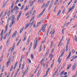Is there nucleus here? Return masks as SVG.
<instances>
[{"label": "nucleus", "mask_w": 77, "mask_h": 77, "mask_svg": "<svg viewBox=\"0 0 77 77\" xmlns=\"http://www.w3.org/2000/svg\"><path fill=\"white\" fill-rule=\"evenodd\" d=\"M34 42V47L33 48L34 49H35L36 48V46H37V44H38V38H35V40Z\"/></svg>", "instance_id": "f257e3e1"}, {"label": "nucleus", "mask_w": 77, "mask_h": 77, "mask_svg": "<svg viewBox=\"0 0 77 77\" xmlns=\"http://www.w3.org/2000/svg\"><path fill=\"white\" fill-rule=\"evenodd\" d=\"M10 20H12L13 23H15L16 21V19L15 18V15H12L10 17Z\"/></svg>", "instance_id": "f03ea898"}, {"label": "nucleus", "mask_w": 77, "mask_h": 77, "mask_svg": "<svg viewBox=\"0 0 77 77\" xmlns=\"http://www.w3.org/2000/svg\"><path fill=\"white\" fill-rule=\"evenodd\" d=\"M47 25V24H45L41 28V30L42 31V32H44H44H45V27H46Z\"/></svg>", "instance_id": "7ed1b4c3"}, {"label": "nucleus", "mask_w": 77, "mask_h": 77, "mask_svg": "<svg viewBox=\"0 0 77 77\" xmlns=\"http://www.w3.org/2000/svg\"><path fill=\"white\" fill-rule=\"evenodd\" d=\"M8 25H9V23H8L5 26V31L4 32L6 33V32H7V30H8Z\"/></svg>", "instance_id": "20e7f679"}, {"label": "nucleus", "mask_w": 77, "mask_h": 77, "mask_svg": "<svg viewBox=\"0 0 77 77\" xmlns=\"http://www.w3.org/2000/svg\"><path fill=\"white\" fill-rule=\"evenodd\" d=\"M21 14H22V11H21L19 12V14L17 17V20H19V18H20V17H21Z\"/></svg>", "instance_id": "39448f33"}, {"label": "nucleus", "mask_w": 77, "mask_h": 77, "mask_svg": "<svg viewBox=\"0 0 77 77\" xmlns=\"http://www.w3.org/2000/svg\"><path fill=\"white\" fill-rule=\"evenodd\" d=\"M3 32H4V30L2 29L1 33V35H0L2 36H1V40H0L1 41H2V40L3 39V36H2V35H3Z\"/></svg>", "instance_id": "423d86ee"}, {"label": "nucleus", "mask_w": 77, "mask_h": 77, "mask_svg": "<svg viewBox=\"0 0 77 77\" xmlns=\"http://www.w3.org/2000/svg\"><path fill=\"white\" fill-rule=\"evenodd\" d=\"M17 31H15V32H14L12 36H11V38H13L14 37V36H16V35H17Z\"/></svg>", "instance_id": "0eeeda50"}, {"label": "nucleus", "mask_w": 77, "mask_h": 77, "mask_svg": "<svg viewBox=\"0 0 77 77\" xmlns=\"http://www.w3.org/2000/svg\"><path fill=\"white\" fill-rule=\"evenodd\" d=\"M55 33V29H54L53 31L52 32V34L51 37V38H53L54 36V34Z\"/></svg>", "instance_id": "6e6552de"}, {"label": "nucleus", "mask_w": 77, "mask_h": 77, "mask_svg": "<svg viewBox=\"0 0 77 77\" xmlns=\"http://www.w3.org/2000/svg\"><path fill=\"white\" fill-rule=\"evenodd\" d=\"M45 10H46V9L45 8H44L43 11L41 13V14H40L39 16H41V15H42V14H43L44 13V12L45 11Z\"/></svg>", "instance_id": "1a4fd4ad"}, {"label": "nucleus", "mask_w": 77, "mask_h": 77, "mask_svg": "<svg viewBox=\"0 0 77 77\" xmlns=\"http://www.w3.org/2000/svg\"><path fill=\"white\" fill-rule=\"evenodd\" d=\"M71 51H70V52L69 55H68V56L67 57V58L66 59V60L68 59H69V57L71 56Z\"/></svg>", "instance_id": "9d476101"}, {"label": "nucleus", "mask_w": 77, "mask_h": 77, "mask_svg": "<svg viewBox=\"0 0 77 77\" xmlns=\"http://www.w3.org/2000/svg\"><path fill=\"white\" fill-rule=\"evenodd\" d=\"M29 8V6H26V8L24 9V11H26L27 10H28V9Z\"/></svg>", "instance_id": "9b49d317"}, {"label": "nucleus", "mask_w": 77, "mask_h": 77, "mask_svg": "<svg viewBox=\"0 0 77 77\" xmlns=\"http://www.w3.org/2000/svg\"><path fill=\"white\" fill-rule=\"evenodd\" d=\"M18 62L17 61L16 62V63L15 64L14 67V69H15L16 68V67H17V64H18Z\"/></svg>", "instance_id": "f8f14e48"}, {"label": "nucleus", "mask_w": 77, "mask_h": 77, "mask_svg": "<svg viewBox=\"0 0 77 77\" xmlns=\"http://www.w3.org/2000/svg\"><path fill=\"white\" fill-rule=\"evenodd\" d=\"M50 1H49L47 2L46 4V8H47L48 7V6L49 5V4H50Z\"/></svg>", "instance_id": "ddd939ff"}, {"label": "nucleus", "mask_w": 77, "mask_h": 77, "mask_svg": "<svg viewBox=\"0 0 77 77\" xmlns=\"http://www.w3.org/2000/svg\"><path fill=\"white\" fill-rule=\"evenodd\" d=\"M57 72V71H56L55 72H54L53 74V75L52 76L53 77H54L56 75V74Z\"/></svg>", "instance_id": "4468645a"}, {"label": "nucleus", "mask_w": 77, "mask_h": 77, "mask_svg": "<svg viewBox=\"0 0 77 77\" xmlns=\"http://www.w3.org/2000/svg\"><path fill=\"white\" fill-rule=\"evenodd\" d=\"M28 69L29 68H28L26 69V70L24 71V72L23 73V74H24H24H25L26 73V72H28Z\"/></svg>", "instance_id": "2eb2a0df"}, {"label": "nucleus", "mask_w": 77, "mask_h": 77, "mask_svg": "<svg viewBox=\"0 0 77 77\" xmlns=\"http://www.w3.org/2000/svg\"><path fill=\"white\" fill-rule=\"evenodd\" d=\"M62 41L60 40V42H59V43L58 45V47H59V46L60 45V46H62V43H61L62 42Z\"/></svg>", "instance_id": "dca6fc26"}, {"label": "nucleus", "mask_w": 77, "mask_h": 77, "mask_svg": "<svg viewBox=\"0 0 77 77\" xmlns=\"http://www.w3.org/2000/svg\"><path fill=\"white\" fill-rule=\"evenodd\" d=\"M60 13H61V10L60 9L58 11L57 16H59L60 14Z\"/></svg>", "instance_id": "f3484780"}, {"label": "nucleus", "mask_w": 77, "mask_h": 77, "mask_svg": "<svg viewBox=\"0 0 77 77\" xmlns=\"http://www.w3.org/2000/svg\"><path fill=\"white\" fill-rule=\"evenodd\" d=\"M33 1H32L31 2H29V3H30V6H32L33 5Z\"/></svg>", "instance_id": "a211bd4d"}, {"label": "nucleus", "mask_w": 77, "mask_h": 77, "mask_svg": "<svg viewBox=\"0 0 77 77\" xmlns=\"http://www.w3.org/2000/svg\"><path fill=\"white\" fill-rule=\"evenodd\" d=\"M49 49H48L47 50V52H46V54H45V56H47V54H48V53H49Z\"/></svg>", "instance_id": "6ab92c4d"}, {"label": "nucleus", "mask_w": 77, "mask_h": 77, "mask_svg": "<svg viewBox=\"0 0 77 77\" xmlns=\"http://www.w3.org/2000/svg\"><path fill=\"white\" fill-rule=\"evenodd\" d=\"M58 2H59V0H56L54 3V5H57V3H58Z\"/></svg>", "instance_id": "aec40b11"}, {"label": "nucleus", "mask_w": 77, "mask_h": 77, "mask_svg": "<svg viewBox=\"0 0 77 77\" xmlns=\"http://www.w3.org/2000/svg\"><path fill=\"white\" fill-rule=\"evenodd\" d=\"M76 64H74L73 66V68L72 69L73 70H74L75 68V67H76Z\"/></svg>", "instance_id": "412c9836"}, {"label": "nucleus", "mask_w": 77, "mask_h": 77, "mask_svg": "<svg viewBox=\"0 0 77 77\" xmlns=\"http://www.w3.org/2000/svg\"><path fill=\"white\" fill-rule=\"evenodd\" d=\"M53 56L51 54L50 55L49 57L50 58V57H51L50 60H52V58H53Z\"/></svg>", "instance_id": "4be33fe9"}, {"label": "nucleus", "mask_w": 77, "mask_h": 77, "mask_svg": "<svg viewBox=\"0 0 77 77\" xmlns=\"http://www.w3.org/2000/svg\"><path fill=\"white\" fill-rule=\"evenodd\" d=\"M24 63H23V64H22L21 70H23V69H24Z\"/></svg>", "instance_id": "5701e85b"}, {"label": "nucleus", "mask_w": 77, "mask_h": 77, "mask_svg": "<svg viewBox=\"0 0 77 77\" xmlns=\"http://www.w3.org/2000/svg\"><path fill=\"white\" fill-rule=\"evenodd\" d=\"M9 63H10V60H9L7 62V67H8V65H9Z\"/></svg>", "instance_id": "b1692460"}, {"label": "nucleus", "mask_w": 77, "mask_h": 77, "mask_svg": "<svg viewBox=\"0 0 77 77\" xmlns=\"http://www.w3.org/2000/svg\"><path fill=\"white\" fill-rule=\"evenodd\" d=\"M3 11H2L1 12L0 14V18H1V17H2V15H3Z\"/></svg>", "instance_id": "393cba45"}, {"label": "nucleus", "mask_w": 77, "mask_h": 77, "mask_svg": "<svg viewBox=\"0 0 77 77\" xmlns=\"http://www.w3.org/2000/svg\"><path fill=\"white\" fill-rule=\"evenodd\" d=\"M71 66V64H69L67 68V69H69L70 68V67Z\"/></svg>", "instance_id": "a878e982"}, {"label": "nucleus", "mask_w": 77, "mask_h": 77, "mask_svg": "<svg viewBox=\"0 0 77 77\" xmlns=\"http://www.w3.org/2000/svg\"><path fill=\"white\" fill-rule=\"evenodd\" d=\"M10 13H11V11H9L7 13V16L8 17H9L10 15Z\"/></svg>", "instance_id": "bb28decb"}, {"label": "nucleus", "mask_w": 77, "mask_h": 77, "mask_svg": "<svg viewBox=\"0 0 77 77\" xmlns=\"http://www.w3.org/2000/svg\"><path fill=\"white\" fill-rule=\"evenodd\" d=\"M14 10L16 9V10H18L19 8L17 6H16L14 8Z\"/></svg>", "instance_id": "cd10ccee"}, {"label": "nucleus", "mask_w": 77, "mask_h": 77, "mask_svg": "<svg viewBox=\"0 0 77 77\" xmlns=\"http://www.w3.org/2000/svg\"><path fill=\"white\" fill-rule=\"evenodd\" d=\"M24 27H23L22 28V29H21L20 30V33H21L23 31V30H24Z\"/></svg>", "instance_id": "c85d7f7f"}, {"label": "nucleus", "mask_w": 77, "mask_h": 77, "mask_svg": "<svg viewBox=\"0 0 77 77\" xmlns=\"http://www.w3.org/2000/svg\"><path fill=\"white\" fill-rule=\"evenodd\" d=\"M75 6V5L74 4L72 6L71 8L73 10V9H74Z\"/></svg>", "instance_id": "c756f323"}, {"label": "nucleus", "mask_w": 77, "mask_h": 77, "mask_svg": "<svg viewBox=\"0 0 77 77\" xmlns=\"http://www.w3.org/2000/svg\"><path fill=\"white\" fill-rule=\"evenodd\" d=\"M35 19V16H33L32 17V19L30 20V22H31V21H32L33 20Z\"/></svg>", "instance_id": "7c9ffc66"}, {"label": "nucleus", "mask_w": 77, "mask_h": 77, "mask_svg": "<svg viewBox=\"0 0 77 77\" xmlns=\"http://www.w3.org/2000/svg\"><path fill=\"white\" fill-rule=\"evenodd\" d=\"M5 69V66H3L2 67V72H3V71H4V69Z\"/></svg>", "instance_id": "2f4dec72"}, {"label": "nucleus", "mask_w": 77, "mask_h": 77, "mask_svg": "<svg viewBox=\"0 0 77 77\" xmlns=\"http://www.w3.org/2000/svg\"><path fill=\"white\" fill-rule=\"evenodd\" d=\"M29 25H30V23H29L28 25L26 26V27L25 28V29H26L29 26Z\"/></svg>", "instance_id": "473e14b6"}, {"label": "nucleus", "mask_w": 77, "mask_h": 77, "mask_svg": "<svg viewBox=\"0 0 77 77\" xmlns=\"http://www.w3.org/2000/svg\"><path fill=\"white\" fill-rule=\"evenodd\" d=\"M14 23H15V22L13 23V22H12V23H11V24L10 25V27H12V25H13V24H14Z\"/></svg>", "instance_id": "72a5a7b5"}, {"label": "nucleus", "mask_w": 77, "mask_h": 77, "mask_svg": "<svg viewBox=\"0 0 77 77\" xmlns=\"http://www.w3.org/2000/svg\"><path fill=\"white\" fill-rule=\"evenodd\" d=\"M41 24V23L40 22H39L38 23H37L36 25V27H38V26H39V24Z\"/></svg>", "instance_id": "f704fd0d"}, {"label": "nucleus", "mask_w": 77, "mask_h": 77, "mask_svg": "<svg viewBox=\"0 0 77 77\" xmlns=\"http://www.w3.org/2000/svg\"><path fill=\"white\" fill-rule=\"evenodd\" d=\"M7 12H8V10H6L5 11L4 13V15H3V16H6V14H7Z\"/></svg>", "instance_id": "c9c22d12"}, {"label": "nucleus", "mask_w": 77, "mask_h": 77, "mask_svg": "<svg viewBox=\"0 0 77 77\" xmlns=\"http://www.w3.org/2000/svg\"><path fill=\"white\" fill-rule=\"evenodd\" d=\"M7 35H8V33H7L5 34V35L4 37V39H5L6 38V37L7 36Z\"/></svg>", "instance_id": "e433bc0d"}, {"label": "nucleus", "mask_w": 77, "mask_h": 77, "mask_svg": "<svg viewBox=\"0 0 77 77\" xmlns=\"http://www.w3.org/2000/svg\"><path fill=\"white\" fill-rule=\"evenodd\" d=\"M14 67V65H13V66H11V68L10 69V71L11 72L12 71V69H13V67Z\"/></svg>", "instance_id": "4c0bfd02"}, {"label": "nucleus", "mask_w": 77, "mask_h": 77, "mask_svg": "<svg viewBox=\"0 0 77 77\" xmlns=\"http://www.w3.org/2000/svg\"><path fill=\"white\" fill-rule=\"evenodd\" d=\"M8 0L7 1V2L5 3L4 5H3V7H5V6L6 5H7V3H8Z\"/></svg>", "instance_id": "58836bf2"}, {"label": "nucleus", "mask_w": 77, "mask_h": 77, "mask_svg": "<svg viewBox=\"0 0 77 77\" xmlns=\"http://www.w3.org/2000/svg\"><path fill=\"white\" fill-rule=\"evenodd\" d=\"M58 62H59V63H60V62H61V60L59 58H58Z\"/></svg>", "instance_id": "ea45409f"}, {"label": "nucleus", "mask_w": 77, "mask_h": 77, "mask_svg": "<svg viewBox=\"0 0 77 77\" xmlns=\"http://www.w3.org/2000/svg\"><path fill=\"white\" fill-rule=\"evenodd\" d=\"M5 20V17L3 16L1 18V20Z\"/></svg>", "instance_id": "a19ab883"}, {"label": "nucleus", "mask_w": 77, "mask_h": 77, "mask_svg": "<svg viewBox=\"0 0 77 77\" xmlns=\"http://www.w3.org/2000/svg\"><path fill=\"white\" fill-rule=\"evenodd\" d=\"M54 0H52L51 2L50 5H52L53 4V3H54Z\"/></svg>", "instance_id": "79ce46f5"}, {"label": "nucleus", "mask_w": 77, "mask_h": 77, "mask_svg": "<svg viewBox=\"0 0 77 77\" xmlns=\"http://www.w3.org/2000/svg\"><path fill=\"white\" fill-rule=\"evenodd\" d=\"M74 38H75V42H77V36L75 35Z\"/></svg>", "instance_id": "37998d69"}, {"label": "nucleus", "mask_w": 77, "mask_h": 77, "mask_svg": "<svg viewBox=\"0 0 77 77\" xmlns=\"http://www.w3.org/2000/svg\"><path fill=\"white\" fill-rule=\"evenodd\" d=\"M34 57V56H33V54H31V59H33Z\"/></svg>", "instance_id": "c03bdc74"}, {"label": "nucleus", "mask_w": 77, "mask_h": 77, "mask_svg": "<svg viewBox=\"0 0 77 77\" xmlns=\"http://www.w3.org/2000/svg\"><path fill=\"white\" fill-rule=\"evenodd\" d=\"M52 6V5H51L50 4L49 7L48 8V9H49V10L50 9H51V8Z\"/></svg>", "instance_id": "a18cd8bd"}, {"label": "nucleus", "mask_w": 77, "mask_h": 77, "mask_svg": "<svg viewBox=\"0 0 77 77\" xmlns=\"http://www.w3.org/2000/svg\"><path fill=\"white\" fill-rule=\"evenodd\" d=\"M73 10L71 8H69V12H71V11H72V10Z\"/></svg>", "instance_id": "49530a36"}, {"label": "nucleus", "mask_w": 77, "mask_h": 77, "mask_svg": "<svg viewBox=\"0 0 77 77\" xmlns=\"http://www.w3.org/2000/svg\"><path fill=\"white\" fill-rule=\"evenodd\" d=\"M64 30H65V29H63L62 30V32L63 35H64V32L63 31H64Z\"/></svg>", "instance_id": "de8ad7c7"}, {"label": "nucleus", "mask_w": 77, "mask_h": 77, "mask_svg": "<svg viewBox=\"0 0 77 77\" xmlns=\"http://www.w3.org/2000/svg\"><path fill=\"white\" fill-rule=\"evenodd\" d=\"M39 75H40V73H39V72H38L37 76V77H38Z\"/></svg>", "instance_id": "09e8293b"}, {"label": "nucleus", "mask_w": 77, "mask_h": 77, "mask_svg": "<svg viewBox=\"0 0 77 77\" xmlns=\"http://www.w3.org/2000/svg\"><path fill=\"white\" fill-rule=\"evenodd\" d=\"M18 72H16V73L14 75V77H16V76H17V74H18Z\"/></svg>", "instance_id": "8fccbe9b"}, {"label": "nucleus", "mask_w": 77, "mask_h": 77, "mask_svg": "<svg viewBox=\"0 0 77 77\" xmlns=\"http://www.w3.org/2000/svg\"><path fill=\"white\" fill-rule=\"evenodd\" d=\"M50 68H49L47 70V71H46V73H48V72L50 71Z\"/></svg>", "instance_id": "3c124183"}, {"label": "nucleus", "mask_w": 77, "mask_h": 77, "mask_svg": "<svg viewBox=\"0 0 77 77\" xmlns=\"http://www.w3.org/2000/svg\"><path fill=\"white\" fill-rule=\"evenodd\" d=\"M15 43H14L13 45L12 48H14L15 47Z\"/></svg>", "instance_id": "603ef678"}, {"label": "nucleus", "mask_w": 77, "mask_h": 77, "mask_svg": "<svg viewBox=\"0 0 77 77\" xmlns=\"http://www.w3.org/2000/svg\"><path fill=\"white\" fill-rule=\"evenodd\" d=\"M24 5H22L21 7V10H22L24 8Z\"/></svg>", "instance_id": "864d4df0"}, {"label": "nucleus", "mask_w": 77, "mask_h": 77, "mask_svg": "<svg viewBox=\"0 0 77 77\" xmlns=\"http://www.w3.org/2000/svg\"><path fill=\"white\" fill-rule=\"evenodd\" d=\"M36 26V23H34L33 24V28H35Z\"/></svg>", "instance_id": "5fc2aeb1"}, {"label": "nucleus", "mask_w": 77, "mask_h": 77, "mask_svg": "<svg viewBox=\"0 0 77 77\" xmlns=\"http://www.w3.org/2000/svg\"><path fill=\"white\" fill-rule=\"evenodd\" d=\"M2 48H3V46H2V45H1V46L0 47V51L2 50Z\"/></svg>", "instance_id": "6e6d98bb"}, {"label": "nucleus", "mask_w": 77, "mask_h": 77, "mask_svg": "<svg viewBox=\"0 0 77 77\" xmlns=\"http://www.w3.org/2000/svg\"><path fill=\"white\" fill-rule=\"evenodd\" d=\"M30 13H29V11L28 12H27L26 14H25V15L26 16H27V15H29V14Z\"/></svg>", "instance_id": "4d7b16f0"}, {"label": "nucleus", "mask_w": 77, "mask_h": 77, "mask_svg": "<svg viewBox=\"0 0 77 77\" xmlns=\"http://www.w3.org/2000/svg\"><path fill=\"white\" fill-rule=\"evenodd\" d=\"M14 10H15L14 8L12 9L11 10V12H14Z\"/></svg>", "instance_id": "13d9d810"}, {"label": "nucleus", "mask_w": 77, "mask_h": 77, "mask_svg": "<svg viewBox=\"0 0 77 77\" xmlns=\"http://www.w3.org/2000/svg\"><path fill=\"white\" fill-rule=\"evenodd\" d=\"M14 5L11 4V9H12V8H14Z\"/></svg>", "instance_id": "bf43d9fd"}, {"label": "nucleus", "mask_w": 77, "mask_h": 77, "mask_svg": "<svg viewBox=\"0 0 77 77\" xmlns=\"http://www.w3.org/2000/svg\"><path fill=\"white\" fill-rule=\"evenodd\" d=\"M47 75H48V73L46 72V74L44 75L43 76V77H46V76H47Z\"/></svg>", "instance_id": "052dcab7"}, {"label": "nucleus", "mask_w": 77, "mask_h": 77, "mask_svg": "<svg viewBox=\"0 0 77 77\" xmlns=\"http://www.w3.org/2000/svg\"><path fill=\"white\" fill-rule=\"evenodd\" d=\"M22 59H23V58H22V57H21L20 58V63H21L22 62Z\"/></svg>", "instance_id": "680f3d73"}, {"label": "nucleus", "mask_w": 77, "mask_h": 77, "mask_svg": "<svg viewBox=\"0 0 77 77\" xmlns=\"http://www.w3.org/2000/svg\"><path fill=\"white\" fill-rule=\"evenodd\" d=\"M19 1V0H17V1L15 3V5H16V4H17V3H18V2Z\"/></svg>", "instance_id": "e2e57ef3"}, {"label": "nucleus", "mask_w": 77, "mask_h": 77, "mask_svg": "<svg viewBox=\"0 0 77 77\" xmlns=\"http://www.w3.org/2000/svg\"><path fill=\"white\" fill-rule=\"evenodd\" d=\"M32 42H31V43L30 44V46L29 48H31V47H32Z\"/></svg>", "instance_id": "0e129e2a"}, {"label": "nucleus", "mask_w": 77, "mask_h": 77, "mask_svg": "<svg viewBox=\"0 0 77 77\" xmlns=\"http://www.w3.org/2000/svg\"><path fill=\"white\" fill-rule=\"evenodd\" d=\"M29 44V41H27V42H26V45H28V44Z\"/></svg>", "instance_id": "69168bd1"}, {"label": "nucleus", "mask_w": 77, "mask_h": 77, "mask_svg": "<svg viewBox=\"0 0 77 77\" xmlns=\"http://www.w3.org/2000/svg\"><path fill=\"white\" fill-rule=\"evenodd\" d=\"M49 30H50L49 29H48L47 32V35H48V33L49 32Z\"/></svg>", "instance_id": "338daca9"}, {"label": "nucleus", "mask_w": 77, "mask_h": 77, "mask_svg": "<svg viewBox=\"0 0 77 77\" xmlns=\"http://www.w3.org/2000/svg\"><path fill=\"white\" fill-rule=\"evenodd\" d=\"M45 6V3H44L43 5H42V8H44V7Z\"/></svg>", "instance_id": "774afa93"}]
</instances>
